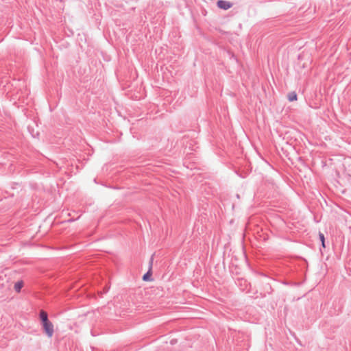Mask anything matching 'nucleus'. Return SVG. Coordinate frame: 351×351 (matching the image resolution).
Returning a JSON list of instances; mask_svg holds the SVG:
<instances>
[{
  "instance_id": "obj_1",
  "label": "nucleus",
  "mask_w": 351,
  "mask_h": 351,
  "mask_svg": "<svg viewBox=\"0 0 351 351\" xmlns=\"http://www.w3.org/2000/svg\"><path fill=\"white\" fill-rule=\"evenodd\" d=\"M217 5L219 8L221 10H227L232 7L233 3H231L230 1L226 0H219L217 2Z\"/></svg>"
},
{
  "instance_id": "obj_2",
  "label": "nucleus",
  "mask_w": 351,
  "mask_h": 351,
  "mask_svg": "<svg viewBox=\"0 0 351 351\" xmlns=\"http://www.w3.org/2000/svg\"><path fill=\"white\" fill-rule=\"evenodd\" d=\"M45 332L49 337H51L53 334V325L51 322H48L43 324Z\"/></svg>"
},
{
  "instance_id": "obj_3",
  "label": "nucleus",
  "mask_w": 351,
  "mask_h": 351,
  "mask_svg": "<svg viewBox=\"0 0 351 351\" xmlns=\"http://www.w3.org/2000/svg\"><path fill=\"white\" fill-rule=\"evenodd\" d=\"M287 98L289 101H296L298 99L297 93L295 91L290 92L288 93Z\"/></svg>"
},
{
  "instance_id": "obj_4",
  "label": "nucleus",
  "mask_w": 351,
  "mask_h": 351,
  "mask_svg": "<svg viewBox=\"0 0 351 351\" xmlns=\"http://www.w3.org/2000/svg\"><path fill=\"white\" fill-rule=\"evenodd\" d=\"M40 319L43 322V324L45 323V322H49V319H48L47 313L45 311H40Z\"/></svg>"
},
{
  "instance_id": "obj_5",
  "label": "nucleus",
  "mask_w": 351,
  "mask_h": 351,
  "mask_svg": "<svg viewBox=\"0 0 351 351\" xmlns=\"http://www.w3.org/2000/svg\"><path fill=\"white\" fill-rule=\"evenodd\" d=\"M23 287V282L18 281L14 284V289L17 293H19Z\"/></svg>"
},
{
  "instance_id": "obj_6",
  "label": "nucleus",
  "mask_w": 351,
  "mask_h": 351,
  "mask_svg": "<svg viewBox=\"0 0 351 351\" xmlns=\"http://www.w3.org/2000/svg\"><path fill=\"white\" fill-rule=\"evenodd\" d=\"M319 239H320V240H321V241H322V247H326V245H325V238H324V235L322 233L319 232Z\"/></svg>"
},
{
  "instance_id": "obj_7",
  "label": "nucleus",
  "mask_w": 351,
  "mask_h": 351,
  "mask_svg": "<svg viewBox=\"0 0 351 351\" xmlns=\"http://www.w3.org/2000/svg\"><path fill=\"white\" fill-rule=\"evenodd\" d=\"M150 276H151V274L149 272H147V274H145L143 276V280H145V281L149 280Z\"/></svg>"
},
{
  "instance_id": "obj_8",
  "label": "nucleus",
  "mask_w": 351,
  "mask_h": 351,
  "mask_svg": "<svg viewBox=\"0 0 351 351\" xmlns=\"http://www.w3.org/2000/svg\"><path fill=\"white\" fill-rule=\"evenodd\" d=\"M71 219H76V220H78V219H80V216H79V217H76L75 219H74V218H73V217H72Z\"/></svg>"
}]
</instances>
